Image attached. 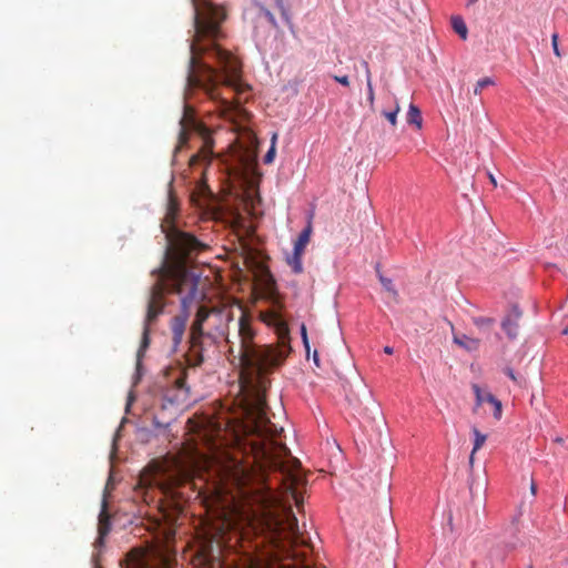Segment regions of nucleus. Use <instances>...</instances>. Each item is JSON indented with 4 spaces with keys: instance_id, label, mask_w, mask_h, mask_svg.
Instances as JSON below:
<instances>
[{
    "instance_id": "1",
    "label": "nucleus",
    "mask_w": 568,
    "mask_h": 568,
    "mask_svg": "<svg viewBox=\"0 0 568 568\" xmlns=\"http://www.w3.org/2000/svg\"><path fill=\"white\" fill-rule=\"evenodd\" d=\"M236 332L229 329L221 339L229 345V352L239 359L242 377L245 378L241 407L243 423L239 445L252 458V468L243 469L237 493L221 529L234 530L242 537L254 535L256 547L270 546L274 559L291 558L294 562H310L312 551L297 519L291 508V499L300 509L303 497L300 488L306 483L301 463L291 455L281 440L283 427H277L267 416L265 381L262 375L280 365L291 347L283 342L280 346L257 345L251 318L242 313Z\"/></svg>"
},
{
    "instance_id": "2",
    "label": "nucleus",
    "mask_w": 568,
    "mask_h": 568,
    "mask_svg": "<svg viewBox=\"0 0 568 568\" xmlns=\"http://www.w3.org/2000/svg\"><path fill=\"white\" fill-rule=\"evenodd\" d=\"M193 36L190 41L185 99H191L196 90L219 103L221 114L227 116L235 104L222 93V87L241 94L250 89L242 82L241 62L230 51L223 49L219 41L224 37L221 29L226 19L223 7L210 0H192Z\"/></svg>"
},
{
    "instance_id": "3",
    "label": "nucleus",
    "mask_w": 568,
    "mask_h": 568,
    "mask_svg": "<svg viewBox=\"0 0 568 568\" xmlns=\"http://www.w3.org/2000/svg\"><path fill=\"white\" fill-rule=\"evenodd\" d=\"M178 211V203L173 196L170 195L161 227L169 243L166 254L171 252L173 261L169 263L165 260L158 271L166 270L169 275L173 276L179 287L178 291L180 293H187L186 296L183 295V303L186 304L196 291L195 276L187 271L186 262L193 254L205 250L206 245L192 234L183 232L175 226Z\"/></svg>"
},
{
    "instance_id": "4",
    "label": "nucleus",
    "mask_w": 568,
    "mask_h": 568,
    "mask_svg": "<svg viewBox=\"0 0 568 568\" xmlns=\"http://www.w3.org/2000/svg\"><path fill=\"white\" fill-rule=\"evenodd\" d=\"M180 124L181 131L179 134V144L175 148V152L187 143V132L195 131L202 138V146L196 154L191 156L190 165L195 166L200 164H209L214 158V140L212 138L211 130L196 121L193 114V110L189 105H184V114L180 121Z\"/></svg>"
},
{
    "instance_id": "5",
    "label": "nucleus",
    "mask_w": 568,
    "mask_h": 568,
    "mask_svg": "<svg viewBox=\"0 0 568 568\" xmlns=\"http://www.w3.org/2000/svg\"><path fill=\"white\" fill-rule=\"evenodd\" d=\"M206 316L201 314L200 318H195L191 325L190 332V347L186 354L187 368L200 367L207 357L210 352L215 347L219 342L212 334V331H203V321Z\"/></svg>"
},
{
    "instance_id": "6",
    "label": "nucleus",
    "mask_w": 568,
    "mask_h": 568,
    "mask_svg": "<svg viewBox=\"0 0 568 568\" xmlns=\"http://www.w3.org/2000/svg\"><path fill=\"white\" fill-rule=\"evenodd\" d=\"M154 273H156V275H158L155 282H160L161 281L163 283L164 293L165 292L175 293L181 298V305H182V308H183V313L180 314V315L174 316L172 318L171 325H170L171 332H172L173 343L175 345H179L182 342V338H183V335H184V332H185V327H186V323H187V320H189V307L193 303V301L196 298L197 292H199V287H196V291H195L193 297L186 304H184L183 303V295L186 296L187 293L186 292L180 293L178 291L179 287H178L176 283H175L173 276L169 275L166 270L155 271ZM195 280H196V286H199V278L195 277Z\"/></svg>"
},
{
    "instance_id": "7",
    "label": "nucleus",
    "mask_w": 568,
    "mask_h": 568,
    "mask_svg": "<svg viewBox=\"0 0 568 568\" xmlns=\"http://www.w3.org/2000/svg\"><path fill=\"white\" fill-rule=\"evenodd\" d=\"M163 308H164V286H163V283L160 281V282H155L151 287L141 345L136 353L138 367L140 366V363H141V359L143 357L145 349L150 345V328H149V326L163 312Z\"/></svg>"
},
{
    "instance_id": "8",
    "label": "nucleus",
    "mask_w": 568,
    "mask_h": 568,
    "mask_svg": "<svg viewBox=\"0 0 568 568\" xmlns=\"http://www.w3.org/2000/svg\"><path fill=\"white\" fill-rule=\"evenodd\" d=\"M125 568H174V561L161 554H150L145 549L134 548L124 559Z\"/></svg>"
},
{
    "instance_id": "9",
    "label": "nucleus",
    "mask_w": 568,
    "mask_h": 568,
    "mask_svg": "<svg viewBox=\"0 0 568 568\" xmlns=\"http://www.w3.org/2000/svg\"><path fill=\"white\" fill-rule=\"evenodd\" d=\"M201 314L206 316V320L202 322L204 332L211 329L213 336L217 339L225 336V333L229 329V323L232 321L230 314L216 308L209 310L205 306H201L197 310L195 318H200Z\"/></svg>"
},
{
    "instance_id": "10",
    "label": "nucleus",
    "mask_w": 568,
    "mask_h": 568,
    "mask_svg": "<svg viewBox=\"0 0 568 568\" xmlns=\"http://www.w3.org/2000/svg\"><path fill=\"white\" fill-rule=\"evenodd\" d=\"M165 398L175 405H184L190 400V388L186 386V369L180 371L172 388L168 389Z\"/></svg>"
},
{
    "instance_id": "11",
    "label": "nucleus",
    "mask_w": 568,
    "mask_h": 568,
    "mask_svg": "<svg viewBox=\"0 0 568 568\" xmlns=\"http://www.w3.org/2000/svg\"><path fill=\"white\" fill-rule=\"evenodd\" d=\"M474 394L476 396L477 405H481L485 402H490L494 406V417L499 419L501 417V402L497 399L491 393L483 392L481 388L477 384H473L471 386Z\"/></svg>"
},
{
    "instance_id": "12",
    "label": "nucleus",
    "mask_w": 568,
    "mask_h": 568,
    "mask_svg": "<svg viewBox=\"0 0 568 568\" xmlns=\"http://www.w3.org/2000/svg\"><path fill=\"white\" fill-rule=\"evenodd\" d=\"M110 530H111V523H110L109 516L105 514V511H102L99 516V525H98L99 537H98L95 544L102 545L104 537L110 532Z\"/></svg>"
},
{
    "instance_id": "13",
    "label": "nucleus",
    "mask_w": 568,
    "mask_h": 568,
    "mask_svg": "<svg viewBox=\"0 0 568 568\" xmlns=\"http://www.w3.org/2000/svg\"><path fill=\"white\" fill-rule=\"evenodd\" d=\"M312 234V225H308L300 233L297 240L294 243V251L304 253L306 245L310 242Z\"/></svg>"
},
{
    "instance_id": "14",
    "label": "nucleus",
    "mask_w": 568,
    "mask_h": 568,
    "mask_svg": "<svg viewBox=\"0 0 568 568\" xmlns=\"http://www.w3.org/2000/svg\"><path fill=\"white\" fill-rule=\"evenodd\" d=\"M406 120L408 124L415 125L417 129H422L423 118L419 108L415 104H409Z\"/></svg>"
},
{
    "instance_id": "15",
    "label": "nucleus",
    "mask_w": 568,
    "mask_h": 568,
    "mask_svg": "<svg viewBox=\"0 0 568 568\" xmlns=\"http://www.w3.org/2000/svg\"><path fill=\"white\" fill-rule=\"evenodd\" d=\"M453 30L463 39L468 37V28L460 16H454L450 19Z\"/></svg>"
},
{
    "instance_id": "16",
    "label": "nucleus",
    "mask_w": 568,
    "mask_h": 568,
    "mask_svg": "<svg viewBox=\"0 0 568 568\" xmlns=\"http://www.w3.org/2000/svg\"><path fill=\"white\" fill-rule=\"evenodd\" d=\"M302 252L293 251V254L287 257V264L292 267V271L296 274H300L303 272V264H302Z\"/></svg>"
},
{
    "instance_id": "17",
    "label": "nucleus",
    "mask_w": 568,
    "mask_h": 568,
    "mask_svg": "<svg viewBox=\"0 0 568 568\" xmlns=\"http://www.w3.org/2000/svg\"><path fill=\"white\" fill-rule=\"evenodd\" d=\"M377 276H378V280L382 284V286L384 287V290L386 292H388L394 300H397L398 297V292L397 290L395 288V285L393 283V281L388 277H385L381 272L377 268Z\"/></svg>"
},
{
    "instance_id": "18",
    "label": "nucleus",
    "mask_w": 568,
    "mask_h": 568,
    "mask_svg": "<svg viewBox=\"0 0 568 568\" xmlns=\"http://www.w3.org/2000/svg\"><path fill=\"white\" fill-rule=\"evenodd\" d=\"M501 326L510 338H515L517 336L519 325L516 321L511 320V315H508L503 321Z\"/></svg>"
},
{
    "instance_id": "19",
    "label": "nucleus",
    "mask_w": 568,
    "mask_h": 568,
    "mask_svg": "<svg viewBox=\"0 0 568 568\" xmlns=\"http://www.w3.org/2000/svg\"><path fill=\"white\" fill-rule=\"evenodd\" d=\"M474 434V447H473V455L476 454L477 450H479L483 445L485 444L487 436L481 434L476 427L473 428Z\"/></svg>"
},
{
    "instance_id": "20",
    "label": "nucleus",
    "mask_w": 568,
    "mask_h": 568,
    "mask_svg": "<svg viewBox=\"0 0 568 568\" xmlns=\"http://www.w3.org/2000/svg\"><path fill=\"white\" fill-rule=\"evenodd\" d=\"M454 342L463 347H466L468 349L476 348L478 341L474 338H469L466 335H463L462 337L455 336Z\"/></svg>"
},
{
    "instance_id": "21",
    "label": "nucleus",
    "mask_w": 568,
    "mask_h": 568,
    "mask_svg": "<svg viewBox=\"0 0 568 568\" xmlns=\"http://www.w3.org/2000/svg\"><path fill=\"white\" fill-rule=\"evenodd\" d=\"M495 82L491 78H483L480 80L477 81L476 85H475V89H474V93L476 95L480 94L483 89H485L486 87H489V85H494Z\"/></svg>"
},
{
    "instance_id": "22",
    "label": "nucleus",
    "mask_w": 568,
    "mask_h": 568,
    "mask_svg": "<svg viewBox=\"0 0 568 568\" xmlns=\"http://www.w3.org/2000/svg\"><path fill=\"white\" fill-rule=\"evenodd\" d=\"M473 323H474L478 328L486 329V328H489V327L494 324V320H493V318H490V317H483V316H479V317H474V318H473Z\"/></svg>"
},
{
    "instance_id": "23",
    "label": "nucleus",
    "mask_w": 568,
    "mask_h": 568,
    "mask_svg": "<svg viewBox=\"0 0 568 568\" xmlns=\"http://www.w3.org/2000/svg\"><path fill=\"white\" fill-rule=\"evenodd\" d=\"M400 111V106L396 104L393 111H383V115L389 121L393 126L397 124V114Z\"/></svg>"
},
{
    "instance_id": "24",
    "label": "nucleus",
    "mask_w": 568,
    "mask_h": 568,
    "mask_svg": "<svg viewBox=\"0 0 568 568\" xmlns=\"http://www.w3.org/2000/svg\"><path fill=\"white\" fill-rule=\"evenodd\" d=\"M275 141H276V134L273 135V138H272V145H271L270 150L267 151V153L264 156V162L265 163H272L274 158H275Z\"/></svg>"
},
{
    "instance_id": "25",
    "label": "nucleus",
    "mask_w": 568,
    "mask_h": 568,
    "mask_svg": "<svg viewBox=\"0 0 568 568\" xmlns=\"http://www.w3.org/2000/svg\"><path fill=\"white\" fill-rule=\"evenodd\" d=\"M366 87H367V101L369 102V105L373 106L374 101H375V93H374L372 81H368Z\"/></svg>"
},
{
    "instance_id": "26",
    "label": "nucleus",
    "mask_w": 568,
    "mask_h": 568,
    "mask_svg": "<svg viewBox=\"0 0 568 568\" xmlns=\"http://www.w3.org/2000/svg\"><path fill=\"white\" fill-rule=\"evenodd\" d=\"M551 44H552L554 53L557 57H560V51H559V48H558V34L557 33H554L551 36Z\"/></svg>"
},
{
    "instance_id": "27",
    "label": "nucleus",
    "mask_w": 568,
    "mask_h": 568,
    "mask_svg": "<svg viewBox=\"0 0 568 568\" xmlns=\"http://www.w3.org/2000/svg\"><path fill=\"white\" fill-rule=\"evenodd\" d=\"M509 315H511V320H514V321H516L518 323L520 317H521V312H520V310L517 306H514L511 308Z\"/></svg>"
},
{
    "instance_id": "28",
    "label": "nucleus",
    "mask_w": 568,
    "mask_h": 568,
    "mask_svg": "<svg viewBox=\"0 0 568 568\" xmlns=\"http://www.w3.org/2000/svg\"><path fill=\"white\" fill-rule=\"evenodd\" d=\"M334 80L344 87H349V80L347 75H334Z\"/></svg>"
},
{
    "instance_id": "29",
    "label": "nucleus",
    "mask_w": 568,
    "mask_h": 568,
    "mask_svg": "<svg viewBox=\"0 0 568 568\" xmlns=\"http://www.w3.org/2000/svg\"><path fill=\"white\" fill-rule=\"evenodd\" d=\"M213 437H214V436H213V435H211V436H210V438H209V436H207V434H206V433H204V434H203V439H205V440H206L209 448H210V449H212V450H213V449H215V447H216V445H215V443H214V438H213Z\"/></svg>"
},
{
    "instance_id": "30",
    "label": "nucleus",
    "mask_w": 568,
    "mask_h": 568,
    "mask_svg": "<svg viewBox=\"0 0 568 568\" xmlns=\"http://www.w3.org/2000/svg\"><path fill=\"white\" fill-rule=\"evenodd\" d=\"M197 189H199V192L201 195H205L206 193H209V186L205 184V182H200L199 185H197Z\"/></svg>"
},
{
    "instance_id": "31",
    "label": "nucleus",
    "mask_w": 568,
    "mask_h": 568,
    "mask_svg": "<svg viewBox=\"0 0 568 568\" xmlns=\"http://www.w3.org/2000/svg\"><path fill=\"white\" fill-rule=\"evenodd\" d=\"M363 67L365 69V74H366V84L368 83V81H372V73H371V69H369V65L366 61H363Z\"/></svg>"
},
{
    "instance_id": "32",
    "label": "nucleus",
    "mask_w": 568,
    "mask_h": 568,
    "mask_svg": "<svg viewBox=\"0 0 568 568\" xmlns=\"http://www.w3.org/2000/svg\"><path fill=\"white\" fill-rule=\"evenodd\" d=\"M302 337H303V342L306 347V351L308 352L310 346H308V339H307V334H306V327L304 325L302 326Z\"/></svg>"
},
{
    "instance_id": "33",
    "label": "nucleus",
    "mask_w": 568,
    "mask_h": 568,
    "mask_svg": "<svg viewBox=\"0 0 568 568\" xmlns=\"http://www.w3.org/2000/svg\"><path fill=\"white\" fill-rule=\"evenodd\" d=\"M505 373H506V375H507L510 379H513L514 382H517V377H516V375H515V373H514L513 368H510V367L506 368V369H505Z\"/></svg>"
},
{
    "instance_id": "34",
    "label": "nucleus",
    "mask_w": 568,
    "mask_h": 568,
    "mask_svg": "<svg viewBox=\"0 0 568 568\" xmlns=\"http://www.w3.org/2000/svg\"><path fill=\"white\" fill-rule=\"evenodd\" d=\"M313 361L315 363L316 366H320V359H318V354L317 352L315 351L314 354H313Z\"/></svg>"
},
{
    "instance_id": "35",
    "label": "nucleus",
    "mask_w": 568,
    "mask_h": 568,
    "mask_svg": "<svg viewBox=\"0 0 568 568\" xmlns=\"http://www.w3.org/2000/svg\"><path fill=\"white\" fill-rule=\"evenodd\" d=\"M384 352H385L386 354H388V355H392V354L394 353V349H393V347H390V346H385V347H384Z\"/></svg>"
},
{
    "instance_id": "36",
    "label": "nucleus",
    "mask_w": 568,
    "mask_h": 568,
    "mask_svg": "<svg viewBox=\"0 0 568 568\" xmlns=\"http://www.w3.org/2000/svg\"><path fill=\"white\" fill-rule=\"evenodd\" d=\"M488 175H489V180H490L491 184L496 187L497 181H496L495 176L491 173H489Z\"/></svg>"
},
{
    "instance_id": "37",
    "label": "nucleus",
    "mask_w": 568,
    "mask_h": 568,
    "mask_svg": "<svg viewBox=\"0 0 568 568\" xmlns=\"http://www.w3.org/2000/svg\"><path fill=\"white\" fill-rule=\"evenodd\" d=\"M474 458H475V455H473V452H471L470 456H469V465H470V467L474 465Z\"/></svg>"
},
{
    "instance_id": "38",
    "label": "nucleus",
    "mask_w": 568,
    "mask_h": 568,
    "mask_svg": "<svg viewBox=\"0 0 568 568\" xmlns=\"http://www.w3.org/2000/svg\"><path fill=\"white\" fill-rule=\"evenodd\" d=\"M267 17H268V20H270L273 24H275V20H274L273 14H272V13H270V12H267Z\"/></svg>"
},
{
    "instance_id": "39",
    "label": "nucleus",
    "mask_w": 568,
    "mask_h": 568,
    "mask_svg": "<svg viewBox=\"0 0 568 568\" xmlns=\"http://www.w3.org/2000/svg\"><path fill=\"white\" fill-rule=\"evenodd\" d=\"M272 316H273L274 321L280 322V318L277 317V315L273 314Z\"/></svg>"
},
{
    "instance_id": "40",
    "label": "nucleus",
    "mask_w": 568,
    "mask_h": 568,
    "mask_svg": "<svg viewBox=\"0 0 568 568\" xmlns=\"http://www.w3.org/2000/svg\"><path fill=\"white\" fill-rule=\"evenodd\" d=\"M531 491H532V494L536 493V486L534 484L531 485Z\"/></svg>"
},
{
    "instance_id": "41",
    "label": "nucleus",
    "mask_w": 568,
    "mask_h": 568,
    "mask_svg": "<svg viewBox=\"0 0 568 568\" xmlns=\"http://www.w3.org/2000/svg\"><path fill=\"white\" fill-rule=\"evenodd\" d=\"M556 442H557V443H561V442H562V439H561L560 437H558V438H556Z\"/></svg>"
},
{
    "instance_id": "42",
    "label": "nucleus",
    "mask_w": 568,
    "mask_h": 568,
    "mask_svg": "<svg viewBox=\"0 0 568 568\" xmlns=\"http://www.w3.org/2000/svg\"><path fill=\"white\" fill-rule=\"evenodd\" d=\"M214 432L216 433V436H217L220 433V428L215 429Z\"/></svg>"
},
{
    "instance_id": "43",
    "label": "nucleus",
    "mask_w": 568,
    "mask_h": 568,
    "mask_svg": "<svg viewBox=\"0 0 568 568\" xmlns=\"http://www.w3.org/2000/svg\"><path fill=\"white\" fill-rule=\"evenodd\" d=\"M477 0H470L471 3L476 2Z\"/></svg>"
},
{
    "instance_id": "44",
    "label": "nucleus",
    "mask_w": 568,
    "mask_h": 568,
    "mask_svg": "<svg viewBox=\"0 0 568 568\" xmlns=\"http://www.w3.org/2000/svg\"><path fill=\"white\" fill-rule=\"evenodd\" d=\"M529 568H532L531 566Z\"/></svg>"
}]
</instances>
